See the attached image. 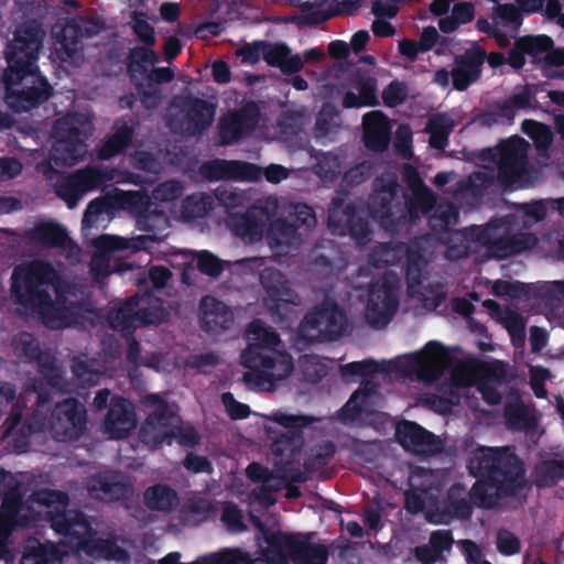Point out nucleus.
Listing matches in <instances>:
<instances>
[{
	"label": "nucleus",
	"instance_id": "1",
	"mask_svg": "<svg viewBox=\"0 0 564 564\" xmlns=\"http://www.w3.org/2000/svg\"><path fill=\"white\" fill-rule=\"evenodd\" d=\"M467 468L476 478L470 490L467 492L460 482L452 485L443 510L429 513V522L447 524L454 518L468 520L473 506L495 509L501 499L517 497L527 486L524 464L510 447L480 446L471 452Z\"/></svg>",
	"mask_w": 564,
	"mask_h": 564
},
{
	"label": "nucleus",
	"instance_id": "2",
	"mask_svg": "<svg viewBox=\"0 0 564 564\" xmlns=\"http://www.w3.org/2000/svg\"><path fill=\"white\" fill-rule=\"evenodd\" d=\"M43 384L34 380L33 391L37 393L36 406L22 422V409L15 404L4 421L3 440H11L18 453L30 447V436L48 430L57 442L78 441L87 431L88 415L86 406L76 398H66L48 408L51 394Z\"/></svg>",
	"mask_w": 564,
	"mask_h": 564
},
{
	"label": "nucleus",
	"instance_id": "3",
	"mask_svg": "<svg viewBox=\"0 0 564 564\" xmlns=\"http://www.w3.org/2000/svg\"><path fill=\"white\" fill-rule=\"evenodd\" d=\"M43 32L34 21L24 22L7 45L8 67L3 74L6 101L15 112H28L46 102L53 87L36 65L42 47Z\"/></svg>",
	"mask_w": 564,
	"mask_h": 564
},
{
	"label": "nucleus",
	"instance_id": "4",
	"mask_svg": "<svg viewBox=\"0 0 564 564\" xmlns=\"http://www.w3.org/2000/svg\"><path fill=\"white\" fill-rule=\"evenodd\" d=\"M449 260L467 258L476 247H485L490 258L498 260L532 249L538 238L532 232L511 234L507 217H494L485 226L471 225L454 230L444 241Z\"/></svg>",
	"mask_w": 564,
	"mask_h": 564
},
{
	"label": "nucleus",
	"instance_id": "5",
	"mask_svg": "<svg viewBox=\"0 0 564 564\" xmlns=\"http://www.w3.org/2000/svg\"><path fill=\"white\" fill-rule=\"evenodd\" d=\"M248 347L241 354V365L248 368L243 381L249 388L272 390L275 381L288 378L294 364L290 354L278 351L279 334L261 319H253L247 327Z\"/></svg>",
	"mask_w": 564,
	"mask_h": 564
},
{
	"label": "nucleus",
	"instance_id": "6",
	"mask_svg": "<svg viewBox=\"0 0 564 564\" xmlns=\"http://www.w3.org/2000/svg\"><path fill=\"white\" fill-rule=\"evenodd\" d=\"M11 293L15 303L39 314L43 323L56 327V308L51 295L59 276L51 263L34 260L13 269Z\"/></svg>",
	"mask_w": 564,
	"mask_h": 564
},
{
	"label": "nucleus",
	"instance_id": "7",
	"mask_svg": "<svg viewBox=\"0 0 564 564\" xmlns=\"http://www.w3.org/2000/svg\"><path fill=\"white\" fill-rule=\"evenodd\" d=\"M50 522L64 544L75 552L105 560H120L124 553L115 540L98 538L94 518L82 510L64 508L52 513Z\"/></svg>",
	"mask_w": 564,
	"mask_h": 564
},
{
	"label": "nucleus",
	"instance_id": "8",
	"mask_svg": "<svg viewBox=\"0 0 564 564\" xmlns=\"http://www.w3.org/2000/svg\"><path fill=\"white\" fill-rule=\"evenodd\" d=\"M368 206L371 216L378 218L388 230H395L408 220H415L421 209L416 199L409 198L397 177L391 174L375 178Z\"/></svg>",
	"mask_w": 564,
	"mask_h": 564
},
{
	"label": "nucleus",
	"instance_id": "9",
	"mask_svg": "<svg viewBox=\"0 0 564 564\" xmlns=\"http://www.w3.org/2000/svg\"><path fill=\"white\" fill-rule=\"evenodd\" d=\"M94 130L91 121L79 112L67 113L58 118L52 130L55 140L53 159L56 164L73 166L87 152V140Z\"/></svg>",
	"mask_w": 564,
	"mask_h": 564
},
{
	"label": "nucleus",
	"instance_id": "10",
	"mask_svg": "<svg viewBox=\"0 0 564 564\" xmlns=\"http://www.w3.org/2000/svg\"><path fill=\"white\" fill-rule=\"evenodd\" d=\"M347 316L333 300L325 299L318 306L306 313L300 324V335L310 343L338 339L345 332Z\"/></svg>",
	"mask_w": 564,
	"mask_h": 564
},
{
	"label": "nucleus",
	"instance_id": "11",
	"mask_svg": "<svg viewBox=\"0 0 564 564\" xmlns=\"http://www.w3.org/2000/svg\"><path fill=\"white\" fill-rule=\"evenodd\" d=\"M143 404L154 410L147 416L139 430V441L149 449H156L182 423L177 406L169 403L160 394L151 393L144 397Z\"/></svg>",
	"mask_w": 564,
	"mask_h": 564
},
{
	"label": "nucleus",
	"instance_id": "12",
	"mask_svg": "<svg viewBox=\"0 0 564 564\" xmlns=\"http://www.w3.org/2000/svg\"><path fill=\"white\" fill-rule=\"evenodd\" d=\"M497 163V182L505 191L521 188L528 166L527 143L521 138L501 141L494 155Z\"/></svg>",
	"mask_w": 564,
	"mask_h": 564
},
{
	"label": "nucleus",
	"instance_id": "13",
	"mask_svg": "<svg viewBox=\"0 0 564 564\" xmlns=\"http://www.w3.org/2000/svg\"><path fill=\"white\" fill-rule=\"evenodd\" d=\"M120 204L127 207L135 217L137 227L149 235L138 237L137 249L144 248L148 240H159V234L167 226V217L164 210L141 192H127L121 194Z\"/></svg>",
	"mask_w": 564,
	"mask_h": 564
},
{
	"label": "nucleus",
	"instance_id": "14",
	"mask_svg": "<svg viewBox=\"0 0 564 564\" xmlns=\"http://www.w3.org/2000/svg\"><path fill=\"white\" fill-rule=\"evenodd\" d=\"M405 251V281L409 290L422 286L427 261L424 252L419 246L405 247L404 243L386 242L377 247L372 254V263L376 267L384 268L393 265Z\"/></svg>",
	"mask_w": 564,
	"mask_h": 564
},
{
	"label": "nucleus",
	"instance_id": "15",
	"mask_svg": "<svg viewBox=\"0 0 564 564\" xmlns=\"http://www.w3.org/2000/svg\"><path fill=\"white\" fill-rule=\"evenodd\" d=\"M12 345L18 358L37 365L39 372L51 388L65 390L63 370L57 366L55 356L48 350H43L40 341L32 334L19 333L13 338Z\"/></svg>",
	"mask_w": 564,
	"mask_h": 564
},
{
	"label": "nucleus",
	"instance_id": "16",
	"mask_svg": "<svg viewBox=\"0 0 564 564\" xmlns=\"http://www.w3.org/2000/svg\"><path fill=\"white\" fill-rule=\"evenodd\" d=\"M271 419L288 430L272 437L271 453L280 458V462L289 463L301 452L304 442L303 429L316 422L317 419L311 415L289 414L280 411L273 413Z\"/></svg>",
	"mask_w": 564,
	"mask_h": 564
},
{
	"label": "nucleus",
	"instance_id": "17",
	"mask_svg": "<svg viewBox=\"0 0 564 564\" xmlns=\"http://www.w3.org/2000/svg\"><path fill=\"white\" fill-rule=\"evenodd\" d=\"M452 361L448 348L431 340L420 351L406 356V370L424 382H434L451 367Z\"/></svg>",
	"mask_w": 564,
	"mask_h": 564
},
{
	"label": "nucleus",
	"instance_id": "18",
	"mask_svg": "<svg viewBox=\"0 0 564 564\" xmlns=\"http://www.w3.org/2000/svg\"><path fill=\"white\" fill-rule=\"evenodd\" d=\"M327 223L334 235H348L360 245L370 240L371 231L368 221L358 215L355 204H346L343 198L332 199Z\"/></svg>",
	"mask_w": 564,
	"mask_h": 564
},
{
	"label": "nucleus",
	"instance_id": "19",
	"mask_svg": "<svg viewBox=\"0 0 564 564\" xmlns=\"http://www.w3.org/2000/svg\"><path fill=\"white\" fill-rule=\"evenodd\" d=\"M259 118L260 110L252 101L237 110L227 112L218 123L220 143L230 145L250 135L254 131Z\"/></svg>",
	"mask_w": 564,
	"mask_h": 564
},
{
	"label": "nucleus",
	"instance_id": "20",
	"mask_svg": "<svg viewBox=\"0 0 564 564\" xmlns=\"http://www.w3.org/2000/svg\"><path fill=\"white\" fill-rule=\"evenodd\" d=\"M260 284L265 292L264 304L273 317L281 316L283 304H297L299 296L291 282L275 268H264L260 272Z\"/></svg>",
	"mask_w": 564,
	"mask_h": 564
},
{
	"label": "nucleus",
	"instance_id": "21",
	"mask_svg": "<svg viewBox=\"0 0 564 564\" xmlns=\"http://www.w3.org/2000/svg\"><path fill=\"white\" fill-rule=\"evenodd\" d=\"M398 304L395 291L387 281L371 284L365 313L367 323L375 328L387 326L395 314Z\"/></svg>",
	"mask_w": 564,
	"mask_h": 564
},
{
	"label": "nucleus",
	"instance_id": "22",
	"mask_svg": "<svg viewBox=\"0 0 564 564\" xmlns=\"http://www.w3.org/2000/svg\"><path fill=\"white\" fill-rule=\"evenodd\" d=\"M86 490L90 498L104 502H117L129 499L131 485L112 470L98 471L87 477Z\"/></svg>",
	"mask_w": 564,
	"mask_h": 564
},
{
	"label": "nucleus",
	"instance_id": "23",
	"mask_svg": "<svg viewBox=\"0 0 564 564\" xmlns=\"http://www.w3.org/2000/svg\"><path fill=\"white\" fill-rule=\"evenodd\" d=\"M395 437L404 449L419 455H435L443 449L441 440L414 421L400 422Z\"/></svg>",
	"mask_w": 564,
	"mask_h": 564
},
{
	"label": "nucleus",
	"instance_id": "24",
	"mask_svg": "<svg viewBox=\"0 0 564 564\" xmlns=\"http://www.w3.org/2000/svg\"><path fill=\"white\" fill-rule=\"evenodd\" d=\"M553 45L554 41L545 34L519 36L508 52V64L517 72L524 67L527 57L531 64L541 65L545 52Z\"/></svg>",
	"mask_w": 564,
	"mask_h": 564
},
{
	"label": "nucleus",
	"instance_id": "25",
	"mask_svg": "<svg viewBox=\"0 0 564 564\" xmlns=\"http://www.w3.org/2000/svg\"><path fill=\"white\" fill-rule=\"evenodd\" d=\"M137 427V415L133 403L123 397L110 400L102 429L111 440H123Z\"/></svg>",
	"mask_w": 564,
	"mask_h": 564
},
{
	"label": "nucleus",
	"instance_id": "26",
	"mask_svg": "<svg viewBox=\"0 0 564 564\" xmlns=\"http://www.w3.org/2000/svg\"><path fill=\"white\" fill-rule=\"evenodd\" d=\"M486 62V50L474 44L463 54L455 57V67L452 69L453 87L458 91L466 90L469 85L477 82L482 73Z\"/></svg>",
	"mask_w": 564,
	"mask_h": 564
},
{
	"label": "nucleus",
	"instance_id": "27",
	"mask_svg": "<svg viewBox=\"0 0 564 564\" xmlns=\"http://www.w3.org/2000/svg\"><path fill=\"white\" fill-rule=\"evenodd\" d=\"M215 110V105L205 99L184 97L181 105L183 132L191 137L203 134L213 124Z\"/></svg>",
	"mask_w": 564,
	"mask_h": 564
},
{
	"label": "nucleus",
	"instance_id": "28",
	"mask_svg": "<svg viewBox=\"0 0 564 564\" xmlns=\"http://www.w3.org/2000/svg\"><path fill=\"white\" fill-rule=\"evenodd\" d=\"M200 172L209 181H257L261 173L260 167L253 163L221 159H215L204 163L200 167Z\"/></svg>",
	"mask_w": 564,
	"mask_h": 564
},
{
	"label": "nucleus",
	"instance_id": "29",
	"mask_svg": "<svg viewBox=\"0 0 564 564\" xmlns=\"http://www.w3.org/2000/svg\"><path fill=\"white\" fill-rule=\"evenodd\" d=\"M0 506V517L11 528H32L35 525L39 514L30 508H25L19 482L3 492Z\"/></svg>",
	"mask_w": 564,
	"mask_h": 564
},
{
	"label": "nucleus",
	"instance_id": "30",
	"mask_svg": "<svg viewBox=\"0 0 564 564\" xmlns=\"http://www.w3.org/2000/svg\"><path fill=\"white\" fill-rule=\"evenodd\" d=\"M364 143L373 152H384L391 139V124L388 117L379 110L367 112L362 117Z\"/></svg>",
	"mask_w": 564,
	"mask_h": 564
},
{
	"label": "nucleus",
	"instance_id": "31",
	"mask_svg": "<svg viewBox=\"0 0 564 564\" xmlns=\"http://www.w3.org/2000/svg\"><path fill=\"white\" fill-rule=\"evenodd\" d=\"M234 322L231 310L221 301L205 296L200 301V327L208 333L218 334L230 327Z\"/></svg>",
	"mask_w": 564,
	"mask_h": 564
},
{
	"label": "nucleus",
	"instance_id": "32",
	"mask_svg": "<svg viewBox=\"0 0 564 564\" xmlns=\"http://www.w3.org/2000/svg\"><path fill=\"white\" fill-rule=\"evenodd\" d=\"M301 534L276 531L265 536L264 555L271 564H289L294 562Z\"/></svg>",
	"mask_w": 564,
	"mask_h": 564
},
{
	"label": "nucleus",
	"instance_id": "33",
	"mask_svg": "<svg viewBox=\"0 0 564 564\" xmlns=\"http://www.w3.org/2000/svg\"><path fill=\"white\" fill-rule=\"evenodd\" d=\"M24 236L51 248H65L69 240L66 228L53 220L37 221L32 228L24 231Z\"/></svg>",
	"mask_w": 564,
	"mask_h": 564
},
{
	"label": "nucleus",
	"instance_id": "34",
	"mask_svg": "<svg viewBox=\"0 0 564 564\" xmlns=\"http://www.w3.org/2000/svg\"><path fill=\"white\" fill-rule=\"evenodd\" d=\"M139 301L140 297L138 295H133L120 303L118 307L109 311L107 317L109 326L112 329L122 333L124 337L133 335L134 330L138 328L137 306Z\"/></svg>",
	"mask_w": 564,
	"mask_h": 564
},
{
	"label": "nucleus",
	"instance_id": "35",
	"mask_svg": "<svg viewBox=\"0 0 564 564\" xmlns=\"http://www.w3.org/2000/svg\"><path fill=\"white\" fill-rule=\"evenodd\" d=\"M134 135V129L127 122L115 126V132L102 142L98 156L101 160H110L130 148Z\"/></svg>",
	"mask_w": 564,
	"mask_h": 564
},
{
	"label": "nucleus",
	"instance_id": "36",
	"mask_svg": "<svg viewBox=\"0 0 564 564\" xmlns=\"http://www.w3.org/2000/svg\"><path fill=\"white\" fill-rule=\"evenodd\" d=\"M143 502L152 511L171 512L178 505V496L169 485L156 484L144 490Z\"/></svg>",
	"mask_w": 564,
	"mask_h": 564
},
{
	"label": "nucleus",
	"instance_id": "37",
	"mask_svg": "<svg viewBox=\"0 0 564 564\" xmlns=\"http://www.w3.org/2000/svg\"><path fill=\"white\" fill-rule=\"evenodd\" d=\"M80 29L76 23H67L56 34L57 43L61 45L59 53L63 61L75 59L82 53Z\"/></svg>",
	"mask_w": 564,
	"mask_h": 564
},
{
	"label": "nucleus",
	"instance_id": "38",
	"mask_svg": "<svg viewBox=\"0 0 564 564\" xmlns=\"http://www.w3.org/2000/svg\"><path fill=\"white\" fill-rule=\"evenodd\" d=\"M564 479L563 459H543L534 467V482L539 488L553 487Z\"/></svg>",
	"mask_w": 564,
	"mask_h": 564
},
{
	"label": "nucleus",
	"instance_id": "39",
	"mask_svg": "<svg viewBox=\"0 0 564 564\" xmlns=\"http://www.w3.org/2000/svg\"><path fill=\"white\" fill-rule=\"evenodd\" d=\"M453 129L454 121L446 115H437L430 119L426 126V131L430 133V145L433 149L444 150Z\"/></svg>",
	"mask_w": 564,
	"mask_h": 564
},
{
	"label": "nucleus",
	"instance_id": "40",
	"mask_svg": "<svg viewBox=\"0 0 564 564\" xmlns=\"http://www.w3.org/2000/svg\"><path fill=\"white\" fill-rule=\"evenodd\" d=\"M328 549L323 544H314L301 534L295 552L294 564H326Z\"/></svg>",
	"mask_w": 564,
	"mask_h": 564
},
{
	"label": "nucleus",
	"instance_id": "41",
	"mask_svg": "<svg viewBox=\"0 0 564 564\" xmlns=\"http://www.w3.org/2000/svg\"><path fill=\"white\" fill-rule=\"evenodd\" d=\"M459 213L456 206L448 204L440 206L429 219V226L434 234L449 235L452 227L458 223Z\"/></svg>",
	"mask_w": 564,
	"mask_h": 564
},
{
	"label": "nucleus",
	"instance_id": "42",
	"mask_svg": "<svg viewBox=\"0 0 564 564\" xmlns=\"http://www.w3.org/2000/svg\"><path fill=\"white\" fill-rule=\"evenodd\" d=\"M118 206L117 198L112 196H99L87 205L83 217V227H93L102 215H110Z\"/></svg>",
	"mask_w": 564,
	"mask_h": 564
},
{
	"label": "nucleus",
	"instance_id": "43",
	"mask_svg": "<svg viewBox=\"0 0 564 564\" xmlns=\"http://www.w3.org/2000/svg\"><path fill=\"white\" fill-rule=\"evenodd\" d=\"M521 130L534 142L538 150L545 151L551 147L553 133L547 124L525 119L522 121Z\"/></svg>",
	"mask_w": 564,
	"mask_h": 564
},
{
	"label": "nucleus",
	"instance_id": "44",
	"mask_svg": "<svg viewBox=\"0 0 564 564\" xmlns=\"http://www.w3.org/2000/svg\"><path fill=\"white\" fill-rule=\"evenodd\" d=\"M491 19L495 23L501 22L511 32L518 33L523 22V14L517 6L502 3L494 8Z\"/></svg>",
	"mask_w": 564,
	"mask_h": 564
},
{
	"label": "nucleus",
	"instance_id": "45",
	"mask_svg": "<svg viewBox=\"0 0 564 564\" xmlns=\"http://www.w3.org/2000/svg\"><path fill=\"white\" fill-rule=\"evenodd\" d=\"M72 372L82 388L91 387L98 383L100 372L93 368L86 355L75 356L72 359Z\"/></svg>",
	"mask_w": 564,
	"mask_h": 564
},
{
	"label": "nucleus",
	"instance_id": "46",
	"mask_svg": "<svg viewBox=\"0 0 564 564\" xmlns=\"http://www.w3.org/2000/svg\"><path fill=\"white\" fill-rule=\"evenodd\" d=\"M55 192L70 208L74 207L82 195L85 194L74 172L62 176L57 181Z\"/></svg>",
	"mask_w": 564,
	"mask_h": 564
},
{
	"label": "nucleus",
	"instance_id": "47",
	"mask_svg": "<svg viewBox=\"0 0 564 564\" xmlns=\"http://www.w3.org/2000/svg\"><path fill=\"white\" fill-rule=\"evenodd\" d=\"M141 302L140 297L137 306L138 327L159 325L164 321L165 313L159 300L149 299L147 305H142Z\"/></svg>",
	"mask_w": 564,
	"mask_h": 564
},
{
	"label": "nucleus",
	"instance_id": "48",
	"mask_svg": "<svg viewBox=\"0 0 564 564\" xmlns=\"http://www.w3.org/2000/svg\"><path fill=\"white\" fill-rule=\"evenodd\" d=\"M128 72L131 76L134 73L143 74L148 70L149 65L156 62V55L152 47L137 46L129 53Z\"/></svg>",
	"mask_w": 564,
	"mask_h": 564
},
{
	"label": "nucleus",
	"instance_id": "49",
	"mask_svg": "<svg viewBox=\"0 0 564 564\" xmlns=\"http://www.w3.org/2000/svg\"><path fill=\"white\" fill-rule=\"evenodd\" d=\"M369 406L359 399V392H354L348 401L339 409L338 419L344 424L354 423L364 414H369Z\"/></svg>",
	"mask_w": 564,
	"mask_h": 564
},
{
	"label": "nucleus",
	"instance_id": "50",
	"mask_svg": "<svg viewBox=\"0 0 564 564\" xmlns=\"http://www.w3.org/2000/svg\"><path fill=\"white\" fill-rule=\"evenodd\" d=\"M173 441H176L182 447L194 448L200 443V435L193 425L182 422L177 423L165 442L172 444Z\"/></svg>",
	"mask_w": 564,
	"mask_h": 564
},
{
	"label": "nucleus",
	"instance_id": "51",
	"mask_svg": "<svg viewBox=\"0 0 564 564\" xmlns=\"http://www.w3.org/2000/svg\"><path fill=\"white\" fill-rule=\"evenodd\" d=\"M93 245L97 250L96 253L104 254L107 257L117 251L128 250L131 247L129 239L107 234L100 235L97 238H95Z\"/></svg>",
	"mask_w": 564,
	"mask_h": 564
},
{
	"label": "nucleus",
	"instance_id": "52",
	"mask_svg": "<svg viewBox=\"0 0 564 564\" xmlns=\"http://www.w3.org/2000/svg\"><path fill=\"white\" fill-rule=\"evenodd\" d=\"M218 204L227 209H234L245 205L247 197L242 191L228 185H220L214 192Z\"/></svg>",
	"mask_w": 564,
	"mask_h": 564
},
{
	"label": "nucleus",
	"instance_id": "53",
	"mask_svg": "<svg viewBox=\"0 0 564 564\" xmlns=\"http://www.w3.org/2000/svg\"><path fill=\"white\" fill-rule=\"evenodd\" d=\"M74 173L85 193L100 187L107 181L106 173L96 166H87Z\"/></svg>",
	"mask_w": 564,
	"mask_h": 564
},
{
	"label": "nucleus",
	"instance_id": "54",
	"mask_svg": "<svg viewBox=\"0 0 564 564\" xmlns=\"http://www.w3.org/2000/svg\"><path fill=\"white\" fill-rule=\"evenodd\" d=\"M505 419L511 429H524L530 426L528 408L522 402L509 403L505 406Z\"/></svg>",
	"mask_w": 564,
	"mask_h": 564
},
{
	"label": "nucleus",
	"instance_id": "55",
	"mask_svg": "<svg viewBox=\"0 0 564 564\" xmlns=\"http://www.w3.org/2000/svg\"><path fill=\"white\" fill-rule=\"evenodd\" d=\"M232 221L237 235L250 239L261 236V225L253 215L241 214L232 217Z\"/></svg>",
	"mask_w": 564,
	"mask_h": 564
},
{
	"label": "nucleus",
	"instance_id": "56",
	"mask_svg": "<svg viewBox=\"0 0 564 564\" xmlns=\"http://www.w3.org/2000/svg\"><path fill=\"white\" fill-rule=\"evenodd\" d=\"M383 104L387 107L394 108L402 105L408 97V87L405 83L392 80L384 87L381 94Z\"/></svg>",
	"mask_w": 564,
	"mask_h": 564
},
{
	"label": "nucleus",
	"instance_id": "57",
	"mask_svg": "<svg viewBox=\"0 0 564 564\" xmlns=\"http://www.w3.org/2000/svg\"><path fill=\"white\" fill-rule=\"evenodd\" d=\"M192 564H249L240 550H226L219 554H210Z\"/></svg>",
	"mask_w": 564,
	"mask_h": 564
},
{
	"label": "nucleus",
	"instance_id": "58",
	"mask_svg": "<svg viewBox=\"0 0 564 564\" xmlns=\"http://www.w3.org/2000/svg\"><path fill=\"white\" fill-rule=\"evenodd\" d=\"M289 216L295 221L301 230L308 231L316 225V216L314 209L306 205L297 203L293 206V210Z\"/></svg>",
	"mask_w": 564,
	"mask_h": 564
},
{
	"label": "nucleus",
	"instance_id": "59",
	"mask_svg": "<svg viewBox=\"0 0 564 564\" xmlns=\"http://www.w3.org/2000/svg\"><path fill=\"white\" fill-rule=\"evenodd\" d=\"M183 192L184 187L180 181L170 180L159 184L153 191V196L160 202H174L183 195Z\"/></svg>",
	"mask_w": 564,
	"mask_h": 564
},
{
	"label": "nucleus",
	"instance_id": "60",
	"mask_svg": "<svg viewBox=\"0 0 564 564\" xmlns=\"http://www.w3.org/2000/svg\"><path fill=\"white\" fill-rule=\"evenodd\" d=\"M197 269L206 275L216 278L224 271V265L220 259L204 250L197 254Z\"/></svg>",
	"mask_w": 564,
	"mask_h": 564
},
{
	"label": "nucleus",
	"instance_id": "61",
	"mask_svg": "<svg viewBox=\"0 0 564 564\" xmlns=\"http://www.w3.org/2000/svg\"><path fill=\"white\" fill-rule=\"evenodd\" d=\"M51 551L35 538L28 539L23 545V558L33 560L36 564L47 563Z\"/></svg>",
	"mask_w": 564,
	"mask_h": 564
},
{
	"label": "nucleus",
	"instance_id": "62",
	"mask_svg": "<svg viewBox=\"0 0 564 564\" xmlns=\"http://www.w3.org/2000/svg\"><path fill=\"white\" fill-rule=\"evenodd\" d=\"M338 116L336 109L330 105H324L319 110L316 122L315 131L318 137L327 135L335 126V119Z\"/></svg>",
	"mask_w": 564,
	"mask_h": 564
},
{
	"label": "nucleus",
	"instance_id": "63",
	"mask_svg": "<svg viewBox=\"0 0 564 564\" xmlns=\"http://www.w3.org/2000/svg\"><path fill=\"white\" fill-rule=\"evenodd\" d=\"M221 521L230 531H242L246 529L243 516L236 503H227L221 512Z\"/></svg>",
	"mask_w": 564,
	"mask_h": 564
},
{
	"label": "nucleus",
	"instance_id": "64",
	"mask_svg": "<svg viewBox=\"0 0 564 564\" xmlns=\"http://www.w3.org/2000/svg\"><path fill=\"white\" fill-rule=\"evenodd\" d=\"M356 88L358 95L366 107H373L378 105L376 96L377 80L373 77H361L358 79Z\"/></svg>",
	"mask_w": 564,
	"mask_h": 564
}]
</instances>
